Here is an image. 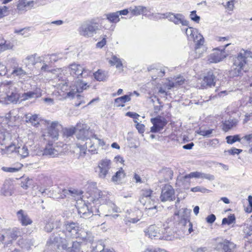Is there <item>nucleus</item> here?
Returning <instances> with one entry per match:
<instances>
[{"instance_id": "obj_1", "label": "nucleus", "mask_w": 252, "mask_h": 252, "mask_svg": "<svg viewBox=\"0 0 252 252\" xmlns=\"http://www.w3.org/2000/svg\"><path fill=\"white\" fill-rule=\"evenodd\" d=\"M109 194L105 191H101L97 189L94 193L93 197H91L87 203H84L81 207L78 208V213L80 217L85 219H88L93 215L100 216L105 215L100 212L104 208L103 205L110 206L114 212H118L119 208L109 199Z\"/></svg>"}, {"instance_id": "obj_4", "label": "nucleus", "mask_w": 252, "mask_h": 252, "mask_svg": "<svg viewBox=\"0 0 252 252\" xmlns=\"http://www.w3.org/2000/svg\"><path fill=\"white\" fill-rule=\"evenodd\" d=\"M167 18L176 25L181 24L183 26H188L189 21L185 19L184 16L181 14H174L171 12L164 14L157 13L154 17V20Z\"/></svg>"}, {"instance_id": "obj_28", "label": "nucleus", "mask_w": 252, "mask_h": 252, "mask_svg": "<svg viewBox=\"0 0 252 252\" xmlns=\"http://www.w3.org/2000/svg\"><path fill=\"white\" fill-rule=\"evenodd\" d=\"M33 1H27L26 0H19L17 4V9L19 11L27 10L31 6L33 5Z\"/></svg>"}, {"instance_id": "obj_61", "label": "nucleus", "mask_w": 252, "mask_h": 252, "mask_svg": "<svg viewBox=\"0 0 252 252\" xmlns=\"http://www.w3.org/2000/svg\"><path fill=\"white\" fill-rule=\"evenodd\" d=\"M106 35H105V37H104L100 41H99L96 43V47L99 48H102L104 46V45L106 43Z\"/></svg>"}, {"instance_id": "obj_16", "label": "nucleus", "mask_w": 252, "mask_h": 252, "mask_svg": "<svg viewBox=\"0 0 252 252\" xmlns=\"http://www.w3.org/2000/svg\"><path fill=\"white\" fill-rule=\"evenodd\" d=\"M111 160L107 158L101 160L98 165L99 169L98 177L101 179L105 178L109 173V169L111 168Z\"/></svg>"}, {"instance_id": "obj_23", "label": "nucleus", "mask_w": 252, "mask_h": 252, "mask_svg": "<svg viewBox=\"0 0 252 252\" xmlns=\"http://www.w3.org/2000/svg\"><path fill=\"white\" fill-rule=\"evenodd\" d=\"M18 245L23 249L29 250L34 245V241L29 238H22L17 241Z\"/></svg>"}, {"instance_id": "obj_59", "label": "nucleus", "mask_w": 252, "mask_h": 252, "mask_svg": "<svg viewBox=\"0 0 252 252\" xmlns=\"http://www.w3.org/2000/svg\"><path fill=\"white\" fill-rule=\"evenodd\" d=\"M152 192L153 191L150 189H142L141 195L143 197L148 198L151 196V194H152Z\"/></svg>"}, {"instance_id": "obj_62", "label": "nucleus", "mask_w": 252, "mask_h": 252, "mask_svg": "<svg viewBox=\"0 0 252 252\" xmlns=\"http://www.w3.org/2000/svg\"><path fill=\"white\" fill-rule=\"evenodd\" d=\"M216 219V217L214 214L210 215L206 218V221L208 223L211 224L213 223L215 221Z\"/></svg>"}, {"instance_id": "obj_33", "label": "nucleus", "mask_w": 252, "mask_h": 252, "mask_svg": "<svg viewBox=\"0 0 252 252\" xmlns=\"http://www.w3.org/2000/svg\"><path fill=\"white\" fill-rule=\"evenodd\" d=\"M148 70L152 75L153 74H156L152 76L153 79H156L158 77H162L165 73L164 71H162L161 69L151 68V67L148 68Z\"/></svg>"}, {"instance_id": "obj_14", "label": "nucleus", "mask_w": 252, "mask_h": 252, "mask_svg": "<svg viewBox=\"0 0 252 252\" xmlns=\"http://www.w3.org/2000/svg\"><path fill=\"white\" fill-rule=\"evenodd\" d=\"M98 29L96 24L92 22H86L83 24L79 28V33L81 35L85 37H91L95 33Z\"/></svg>"}, {"instance_id": "obj_42", "label": "nucleus", "mask_w": 252, "mask_h": 252, "mask_svg": "<svg viewBox=\"0 0 252 252\" xmlns=\"http://www.w3.org/2000/svg\"><path fill=\"white\" fill-rule=\"evenodd\" d=\"M146 213L149 216H153L155 215L157 212L158 209L156 205H154L153 207H148L147 206L145 207Z\"/></svg>"}, {"instance_id": "obj_13", "label": "nucleus", "mask_w": 252, "mask_h": 252, "mask_svg": "<svg viewBox=\"0 0 252 252\" xmlns=\"http://www.w3.org/2000/svg\"><path fill=\"white\" fill-rule=\"evenodd\" d=\"M219 74V70L217 69L209 71L204 77L202 87L207 88L215 86L216 81L219 80L217 78Z\"/></svg>"}, {"instance_id": "obj_10", "label": "nucleus", "mask_w": 252, "mask_h": 252, "mask_svg": "<svg viewBox=\"0 0 252 252\" xmlns=\"http://www.w3.org/2000/svg\"><path fill=\"white\" fill-rule=\"evenodd\" d=\"M77 138L83 142L88 140L90 138H94L98 141V145L99 146H104L105 142L101 139L97 137L96 135L94 133L92 130L89 129H81L77 133Z\"/></svg>"}, {"instance_id": "obj_24", "label": "nucleus", "mask_w": 252, "mask_h": 252, "mask_svg": "<svg viewBox=\"0 0 252 252\" xmlns=\"http://www.w3.org/2000/svg\"><path fill=\"white\" fill-rule=\"evenodd\" d=\"M59 124L58 122H53L48 128L49 135L54 139H57L59 136Z\"/></svg>"}, {"instance_id": "obj_54", "label": "nucleus", "mask_w": 252, "mask_h": 252, "mask_svg": "<svg viewBox=\"0 0 252 252\" xmlns=\"http://www.w3.org/2000/svg\"><path fill=\"white\" fill-rule=\"evenodd\" d=\"M196 11L195 10L192 11L190 12L189 16L191 20L197 23H198L200 21V18L196 14Z\"/></svg>"}, {"instance_id": "obj_52", "label": "nucleus", "mask_w": 252, "mask_h": 252, "mask_svg": "<svg viewBox=\"0 0 252 252\" xmlns=\"http://www.w3.org/2000/svg\"><path fill=\"white\" fill-rule=\"evenodd\" d=\"M199 178L206 179L209 181H213L215 179V177L214 175L210 174H206L204 173L200 172Z\"/></svg>"}, {"instance_id": "obj_40", "label": "nucleus", "mask_w": 252, "mask_h": 252, "mask_svg": "<svg viewBox=\"0 0 252 252\" xmlns=\"http://www.w3.org/2000/svg\"><path fill=\"white\" fill-rule=\"evenodd\" d=\"M241 138H240L239 135L236 134L234 135L227 136L226 137V142L228 144H232L235 142L240 141Z\"/></svg>"}, {"instance_id": "obj_18", "label": "nucleus", "mask_w": 252, "mask_h": 252, "mask_svg": "<svg viewBox=\"0 0 252 252\" xmlns=\"http://www.w3.org/2000/svg\"><path fill=\"white\" fill-rule=\"evenodd\" d=\"M88 140H89V142H86L83 144L80 143L76 144L77 147L80 149L81 153L85 154L87 149L88 148V151L92 154H97V148L96 146L94 145V142L91 140V138L88 139Z\"/></svg>"}, {"instance_id": "obj_49", "label": "nucleus", "mask_w": 252, "mask_h": 252, "mask_svg": "<svg viewBox=\"0 0 252 252\" xmlns=\"http://www.w3.org/2000/svg\"><path fill=\"white\" fill-rule=\"evenodd\" d=\"M200 176V172L196 171V172H190L189 174L186 175L184 177H183V178L184 180L191 178H199Z\"/></svg>"}, {"instance_id": "obj_31", "label": "nucleus", "mask_w": 252, "mask_h": 252, "mask_svg": "<svg viewBox=\"0 0 252 252\" xmlns=\"http://www.w3.org/2000/svg\"><path fill=\"white\" fill-rule=\"evenodd\" d=\"M107 19L111 23H117L120 21L118 12H112L106 15Z\"/></svg>"}, {"instance_id": "obj_43", "label": "nucleus", "mask_w": 252, "mask_h": 252, "mask_svg": "<svg viewBox=\"0 0 252 252\" xmlns=\"http://www.w3.org/2000/svg\"><path fill=\"white\" fill-rule=\"evenodd\" d=\"M249 90L252 94V71H248L247 76L245 77Z\"/></svg>"}, {"instance_id": "obj_34", "label": "nucleus", "mask_w": 252, "mask_h": 252, "mask_svg": "<svg viewBox=\"0 0 252 252\" xmlns=\"http://www.w3.org/2000/svg\"><path fill=\"white\" fill-rule=\"evenodd\" d=\"M236 124L235 121L231 119H229L227 121H225L223 123V129L225 131H227L233 127Z\"/></svg>"}, {"instance_id": "obj_64", "label": "nucleus", "mask_w": 252, "mask_h": 252, "mask_svg": "<svg viewBox=\"0 0 252 252\" xmlns=\"http://www.w3.org/2000/svg\"><path fill=\"white\" fill-rule=\"evenodd\" d=\"M103 249H105L104 246L101 244H99L93 249V252H101V251H102Z\"/></svg>"}, {"instance_id": "obj_26", "label": "nucleus", "mask_w": 252, "mask_h": 252, "mask_svg": "<svg viewBox=\"0 0 252 252\" xmlns=\"http://www.w3.org/2000/svg\"><path fill=\"white\" fill-rule=\"evenodd\" d=\"M221 246L224 252H238L236 250V245L228 240H224Z\"/></svg>"}, {"instance_id": "obj_29", "label": "nucleus", "mask_w": 252, "mask_h": 252, "mask_svg": "<svg viewBox=\"0 0 252 252\" xmlns=\"http://www.w3.org/2000/svg\"><path fill=\"white\" fill-rule=\"evenodd\" d=\"M26 121L27 123H30L32 125L37 126L39 125L40 121V118L39 117L38 115H26Z\"/></svg>"}, {"instance_id": "obj_58", "label": "nucleus", "mask_w": 252, "mask_h": 252, "mask_svg": "<svg viewBox=\"0 0 252 252\" xmlns=\"http://www.w3.org/2000/svg\"><path fill=\"white\" fill-rule=\"evenodd\" d=\"M76 97L77 98V100L78 101V102H76L75 103V105L77 107L79 106L82 104H84L86 103V101L83 100V96H81V95L79 94H76Z\"/></svg>"}, {"instance_id": "obj_60", "label": "nucleus", "mask_w": 252, "mask_h": 252, "mask_svg": "<svg viewBox=\"0 0 252 252\" xmlns=\"http://www.w3.org/2000/svg\"><path fill=\"white\" fill-rule=\"evenodd\" d=\"M228 153L231 155H234L235 154L238 155L240 153L242 152V150L241 149H238L236 148H233L229 150H228Z\"/></svg>"}, {"instance_id": "obj_35", "label": "nucleus", "mask_w": 252, "mask_h": 252, "mask_svg": "<svg viewBox=\"0 0 252 252\" xmlns=\"http://www.w3.org/2000/svg\"><path fill=\"white\" fill-rule=\"evenodd\" d=\"M236 221V218L234 214H230L227 218H224L222 220V224L230 225L232 223H235Z\"/></svg>"}, {"instance_id": "obj_56", "label": "nucleus", "mask_w": 252, "mask_h": 252, "mask_svg": "<svg viewBox=\"0 0 252 252\" xmlns=\"http://www.w3.org/2000/svg\"><path fill=\"white\" fill-rule=\"evenodd\" d=\"M213 129H210L208 130H201L198 133L202 136L205 137H209L210 135L213 132Z\"/></svg>"}, {"instance_id": "obj_30", "label": "nucleus", "mask_w": 252, "mask_h": 252, "mask_svg": "<svg viewBox=\"0 0 252 252\" xmlns=\"http://www.w3.org/2000/svg\"><path fill=\"white\" fill-rule=\"evenodd\" d=\"M83 82L82 81H77L75 83V86H73L71 89V90L68 93V96H71L75 97L76 93H81L82 92V85Z\"/></svg>"}, {"instance_id": "obj_47", "label": "nucleus", "mask_w": 252, "mask_h": 252, "mask_svg": "<svg viewBox=\"0 0 252 252\" xmlns=\"http://www.w3.org/2000/svg\"><path fill=\"white\" fill-rule=\"evenodd\" d=\"M51 218H50L46 222L44 226V229L47 232H51L54 229V226L52 223Z\"/></svg>"}, {"instance_id": "obj_9", "label": "nucleus", "mask_w": 252, "mask_h": 252, "mask_svg": "<svg viewBox=\"0 0 252 252\" xmlns=\"http://www.w3.org/2000/svg\"><path fill=\"white\" fill-rule=\"evenodd\" d=\"M66 243V240L60 237V234L51 235L47 242L48 247L43 252H55L52 250L53 247L56 249L57 247L61 246L63 243Z\"/></svg>"}, {"instance_id": "obj_2", "label": "nucleus", "mask_w": 252, "mask_h": 252, "mask_svg": "<svg viewBox=\"0 0 252 252\" xmlns=\"http://www.w3.org/2000/svg\"><path fill=\"white\" fill-rule=\"evenodd\" d=\"M252 65V51L242 49L233 58L231 71L234 76H240L246 72L249 65Z\"/></svg>"}, {"instance_id": "obj_45", "label": "nucleus", "mask_w": 252, "mask_h": 252, "mask_svg": "<svg viewBox=\"0 0 252 252\" xmlns=\"http://www.w3.org/2000/svg\"><path fill=\"white\" fill-rule=\"evenodd\" d=\"M35 56L36 54L28 56L26 58L25 60L28 62V63H25L27 66H29L31 65L33 66L36 64Z\"/></svg>"}, {"instance_id": "obj_5", "label": "nucleus", "mask_w": 252, "mask_h": 252, "mask_svg": "<svg viewBox=\"0 0 252 252\" xmlns=\"http://www.w3.org/2000/svg\"><path fill=\"white\" fill-rule=\"evenodd\" d=\"M168 230H170L169 228H164V232L162 231V232L163 233V235L161 236L159 234L160 230L159 228L155 225H151L145 232L146 233V235L151 239L157 238V239H164L167 240H170L172 239V234L171 233V234H169V233H170V231L168 232Z\"/></svg>"}, {"instance_id": "obj_37", "label": "nucleus", "mask_w": 252, "mask_h": 252, "mask_svg": "<svg viewBox=\"0 0 252 252\" xmlns=\"http://www.w3.org/2000/svg\"><path fill=\"white\" fill-rule=\"evenodd\" d=\"M109 63L112 65H115L116 67L117 68H119L123 66V63H122V61L119 58H117V56L115 55L112 56L111 60L109 61Z\"/></svg>"}, {"instance_id": "obj_7", "label": "nucleus", "mask_w": 252, "mask_h": 252, "mask_svg": "<svg viewBox=\"0 0 252 252\" xmlns=\"http://www.w3.org/2000/svg\"><path fill=\"white\" fill-rule=\"evenodd\" d=\"M186 33L189 40H192L195 42V50L199 49L201 46L203 45L204 39L201 34L198 33L196 29L191 27L187 28L186 29Z\"/></svg>"}, {"instance_id": "obj_8", "label": "nucleus", "mask_w": 252, "mask_h": 252, "mask_svg": "<svg viewBox=\"0 0 252 252\" xmlns=\"http://www.w3.org/2000/svg\"><path fill=\"white\" fill-rule=\"evenodd\" d=\"M229 45L228 43L222 47L215 49L214 52L208 57V60L212 63H217L221 61L228 55V52H226L225 49Z\"/></svg>"}, {"instance_id": "obj_55", "label": "nucleus", "mask_w": 252, "mask_h": 252, "mask_svg": "<svg viewBox=\"0 0 252 252\" xmlns=\"http://www.w3.org/2000/svg\"><path fill=\"white\" fill-rule=\"evenodd\" d=\"M20 230L17 228L13 229L12 231L10 233V237L12 239H16L18 236L20 235Z\"/></svg>"}, {"instance_id": "obj_15", "label": "nucleus", "mask_w": 252, "mask_h": 252, "mask_svg": "<svg viewBox=\"0 0 252 252\" xmlns=\"http://www.w3.org/2000/svg\"><path fill=\"white\" fill-rule=\"evenodd\" d=\"M70 73L74 77L78 78L80 77L85 78L88 76L89 71L85 69L80 64L74 63L70 66Z\"/></svg>"}, {"instance_id": "obj_22", "label": "nucleus", "mask_w": 252, "mask_h": 252, "mask_svg": "<svg viewBox=\"0 0 252 252\" xmlns=\"http://www.w3.org/2000/svg\"><path fill=\"white\" fill-rule=\"evenodd\" d=\"M17 216L22 225L26 226L32 223V220L23 210H20L17 212Z\"/></svg>"}, {"instance_id": "obj_32", "label": "nucleus", "mask_w": 252, "mask_h": 252, "mask_svg": "<svg viewBox=\"0 0 252 252\" xmlns=\"http://www.w3.org/2000/svg\"><path fill=\"white\" fill-rule=\"evenodd\" d=\"M125 176L124 171L122 168H121L119 171H118L112 177V181L113 182H117L120 181Z\"/></svg>"}, {"instance_id": "obj_53", "label": "nucleus", "mask_w": 252, "mask_h": 252, "mask_svg": "<svg viewBox=\"0 0 252 252\" xmlns=\"http://www.w3.org/2000/svg\"><path fill=\"white\" fill-rule=\"evenodd\" d=\"M199 178L206 179L209 181H213L215 179V177L214 175L210 174H206L204 173L200 172Z\"/></svg>"}, {"instance_id": "obj_27", "label": "nucleus", "mask_w": 252, "mask_h": 252, "mask_svg": "<svg viewBox=\"0 0 252 252\" xmlns=\"http://www.w3.org/2000/svg\"><path fill=\"white\" fill-rule=\"evenodd\" d=\"M131 100L130 95H125L118 97L114 100V106L116 107H124L125 103Z\"/></svg>"}, {"instance_id": "obj_36", "label": "nucleus", "mask_w": 252, "mask_h": 252, "mask_svg": "<svg viewBox=\"0 0 252 252\" xmlns=\"http://www.w3.org/2000/svg\"><path fill=\"white\" fill-rule=\"evenodd\" d=\"M33 184V180L29 178H22L21 183V187L25 189H27Z\"/></svg>"}, {"instance_id": "obj_38", "label": "nucleus", "mask_w": 252, "mask_h": 252, "mask_svg": "<svg viewBox=\"0 0 252 252\" xmlns=\"http://www.w3.org/2000/svg\"><path fill=\"white\" fill-rule=\"evenodd\" d=\"M22 166L23 165L19 163L16 167L3 166L1 168V169L2 171L6 172L14 173L19 171L22 168Z\"/></svg>"}, {"instance_id": "obj_19", "label": "nucleus", "mask_w": 252, "mask_h": 252, "mask_svg": "<svg viewBox=\"0 0 252 252\" xmlns=\"http://www.w3.org/2000/svg\"><path fill=\"white\" fill-rule=\"evenodd\" d=\"M81 245L82 242L74 241L72 242L71 247H69L66 242L62 244V248L67 252H83L81 250Z\"/></svg>"}, {"instance_id": "obj_46", "label": "nucleus", "mask_w": 252, "mask_h": 252, "mask_svg": "<svg viewBox=\"0 0 252 252\" xmlns=\"http://www.w3.org/2000/svg\"><path fill=\"white\" fill-rule=\"evenodd\" d=\"M145 9L143 6H135L134 9L130 8L129 10L133 15H138L142 13V10Z\"/></svg>"}, {"instance_id": "obj_21", "label": "nucleus", "mask_w": 252, "mask_h": 252, "mask_svg": "<svg viewBox=\"0 0 252 252\" xmlns=\"http://www.w3.org/2000/svg\"><path fill=\"white\" fill-rule=\"evenodd\" d=\"M41 96L40 89L36 88L33 91H29L21 95V101H25L32 98L39 97Z\"/></svg>"}, {"instance_id": "obj_17", "label": "nucleus", "mask_w": 252, "mask_h": 252, "mask_svg": "<svg viewBox=\"0 0 252 252\" xmlns=\"http://www.w3.org/2000/svg\"><path fill=\"white\" fill-rule=\"evenodd\" d=\"M151 121L153 125L151 128V131L153 133H156L162 130L167 124V120L161 117L152 118Z\"/></svg>"}, {"instance_id": "obj_3", "label": "nucleus", "mask_w": 252, "mask_h": 252, "mask_svg": "<svg viewBox=\"0 0 252 252\" xmlns=\"http://www.w3.org/2000/svg\"><path fill=\"white\" fill-rule=\"evenodd\" d=\"M189 210L187 208H182L176 211L174 215V219L179 221V224L184 226V229H188L189 233L193 231L192 224L188 219V213Z\"/></svg>"}, {"instance_id": "obj_41", "label": "nucleus", "mask_w": 252, "mask_h": 252, "mask_svg": "<svg viewBox=\"0 0 252 252\" xmlns=\"http://www.w3.org/2000/svg\"><path fill=\"white\" fill-rule=\"evenodd\" d=\"M17 152L22 158H25L29 155V150L28 148L25 146H24L22 148L18 147Z\"/></svg>"}, {"instance_id": "obj_57", "label": "nucleus", "mask_w": 252, "mask_h": 252, "mask_svg": "<svg viewBox=\"0 0 252 252\" xmlns=\"http://www.w3.org/2000/svg\"><path fill=\"white\" fill-rule=\"evenodd\" d=\"M209 190L206 189L204 187H202L200 186H197L191 189V191L192 192H201L202 193H205L206 191H208Z\"/></svg>"}, {"instance_id": "obj_44", "label": "nucleus", "mask_w": 252, "mask_h": 252, "mask_svg": "<svg viewBox=\"0 0 252 252\" xmlns=\"http://www.w3.org/2000/svg\"><path fill=\"white\" fill-rule=\"evenodd\" d=\"M94 77L96 80L99 81H103L106 78L104 73L100 70H98L94 73Z\"/></svg>"}, {"instance_id": "obj_6", "label": "nucleus", "mask_w": 252, "mask_h": 252, "mask_svg": "<svg viewBox=\"0 0 252 252\" xmlns=\"http://www.w3.org/2000/svg\"><path fill=\"white\" fill-rule=\"evenodd\" d=\"M8 85L9 86L6 91V96L5 98V103L16 104L21 97L19 93V89L16 88L14 84L11 82H9Z\"/></svg>"}, {"instance_id": "obj_39", "label": "nucleus", "mask_w": 252, "mask_h": 252, "mask_svg": "<svg viewBox=\"0 0 252 252\" xmlns=\"http://www.w3.org/2000/svg\"><path fill=\"white\" fill-rule=\"evenodd\" d=\"M1 194L5 196H10L13 194L12 189L7 186L5 184H3L0 190Z\"/></svg>"}, {"instance_id": "obj_51", "label": "nucleus", "mask_w": 252, "mask_h": 252, "mask_svg": "<svg viewBox=\"0 0 252 252\" xmlns=\"http://www.w3.org/2000/svg\"><path fill=\"white\" fill-rule=\"evenodd\" d=\"M50 218H51V221L52 222V223L53 224L54 228H56V229L60 228L61 227V226H62V222H61L60 220H59L58 219L54 218L53 217H51Z\"/></svg>"}, {"instance_id": "obj_50", "label": "nucleus", "mask_w": 252, "mask_h": 252, "mask_svg": "<svg viewBox=\"0 0 252 252\" xmlns=\"http://www.w3.org/2000/svg\"><path fill=\"white\" fill-rule=\"evenodd\" d=\"M12 74L16 76H23L25 75L26 73L21 67H17L14 69Z\"/></svg>"}, {"instance_id": "obj_20", "label": "nucleus", "mask_w": 252, "mask_h": 252, "mask_svg": "<svg viewBox=\"0 0 252 252\" xmlns=\"http://www.w3.org/2000/svg\"><path fill=\"white\" fill-rule=\"evenodd\" d=\"M81 129H87L84 127V125L81 123H78L75 127L69 128H65L63 130V134L67 137L72 136L75 133H77Z\"/></svg>"}, {"instance_id": "obj_48", "label": "nucleus", "mask_w": 252, "mask_h": 252, "mask_svg": "<svg viewBox=\"0 0 252 252\" xmlns=\"http://www.w3.org/2000/svg\"><path fill=\"white\" fill-rule=\"evenodd\" d=\"M57 151L52 148H46L44 150L43 155L54 156L56 154Z\"/></svg>"}, {"instance_id": "obj_63", "label": "nucleus", "mask_w": 252, "mask_h": 252, "mask_svg": "<svg viewBox=\"0 0 252 252\" xmlns=\"http://www.w3.org/2000/svg\"><path fill=\"white\" fill-rule=\"evenodd\" d=\"M73 193V191L69 189H63L62 190V194L60 197L62 198L66 196L68 194H71Z\"/></svg>"}, {"instance_id": "obj_12", "label": "nucleus", "mask_w": 252, "mask_h": 252, "mask_svg": "<svg viewBox=\"0 0 252 252\" xmlns=\"http://www.w3.org/2000/svg\"><path fill=\"white\" fill-rule=\"evenodd\" d=\"M159 198L160 201L163 202L174 200L176 197L173 188L169 184L165 185L162 188Z\"/></svg>"}, {"instance_id": "obj_11", "label": "nucleus", "mask_w": 252, "mask_h": 252, "mask_svg": "<svg viewBox=\"0 0 252 252\" xmlns=\"http://www.w3.org/2000/svg\"><path fill=\"white\" fill-rule=\"evenodd\" d=\"M63 232L65 233V235L67 236L72 238L79 237L78 232L80 227L78 223L66 221L63 224Z\"/></svg>"}, {"instance_id": "obj_25", "label": "nucleus", "mask_w": 252, "mask_h": 252, "mask_svg": "<svg viewBox=\"0 0 252 252\" xmlns=\"http://www.w3.org/2000/svg\"><path fill=\"white\" fill-rule=\"evenodd\" d=\"M13 44L10 41L6 40L2 35H0V53L12 49Z\"/></svg>"}]
</instances>
